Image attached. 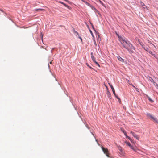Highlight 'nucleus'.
Returning a JSON list of instances; mask_svg holds the SVG:
<instances>
[{
  "label": "nucleus",
  "mask_w": 158,
  "mask_h": 158,
  "mask_svg": "<svg viewBox=\"0 0 158 158\" xmlns=\"http://www.w3.org/2000/svg\"><path fill=\"white\" fill-rule=\"evenodd\" d=\"M126 44L128 45L127 47H128L129 49H133V50H135V47L133 46V44L130 42V41L128 40V41H125Z\"/></svg>",
  "instance_id": "1"
},
{
  "label": "nucleus",
  "mask_w": 158,
  "mask_h": 158,
  "mask_svg": "<svg viewBox=\"0 0 158 158\" xmlns=\"http://www.w3.org/2000/svg\"><path fill=\"white\" fill-rule=\"evenodd\" d=\"M121 43L123 47L126 49L131 54L134 53V52L133 50V49H129L128 47H127L124 44H123L122 42H121Z\"/></svg>",
  "instance_id": "2"
},
{
  "label": "nucleus",
  "mask_w": 158,
  "mask_h": 158,
  "mask_svg": "<svg viewBox=\"0 0 158 158\" xmlns=\"http://www.w3.org/2000/svg\"><path fill=\"white\" fill-rule=\"evenodd\" d=\"M104 153V154H105L106 155V156L108 157H109L110 158H113L111 157H110L109 155L107 154V153L108 152V149L107 148H104L103 146L101 147Z\"/></svg>",
  "instance_id": "3"
},
{
  "label": "nucleus",
  "mask_w": 158,
  "mask_h": 158,
  "mask_svg": "<svg viewBox=\"0 0 158 158\" xmlns=\"http://www.w3.org/2000/svg\"><path fill=\"white\" fill-rule=\"evenodd\" d=\"M138 41L139 43L141 46L144 49L147 51H148L149 49L147 47H145L143 43L142 42H140L139 40Z\"/></svg>",
  "instance_id": "4"
},
{
  "label": "nucleus",
  "mask_w": 158,
  "mask_h": 158,
  "mask_svg": "<svg viewBox=\"0 0 158 158\" xmlns=\"http://www.w3.org/2000/svg\"><path fill=\"white\" fill-rule=\"evenodd\" d=\"M71 31H72V32L74 35H76V36H77V35L78 36H79V34H78V33L77 31H76L72 27V29H71Z\"/></svg>",
  "instance_id": "5"
},
{
  "label": "nucleus",
  "mask_w": 158,
  "mask_h": 158,
  "mask_svg": "<svg viewBox=\"0 0 158 158\" xmlns=\"http://www.w3.org/2000/svg\"><path fill=\"white\" fill-rule=\"evenodd\" d=\"M131 134L135 138L139 140V136L136 135L135 133L132 131L131 132Z\"/></svg>",
  "instance_id": "6"
},
{
  "label": "nucleus",
  "mask_w": 158,
  "mask_h": 158,
  "mask_svg": "<svg viewBox=\"0 0 158 158\" xmlns=\"http://www.w3.org/2000/svg\"><path fill=\"white\" fill-rule=\"evenodd\" d=\"M108 84L110 87L114 95H115V91L113 85H112V84H111L109 83H108Z\"/></svg>",
  "instance_id": "7"
},
{
  "label": "nucleus",
  "mask_w": 158,
  "mask_h": 158,
  "mask_svg": "<svg viewBox=\"0 0 158 158\" xmlns=\"http://www.w3.org/2000/svg\"><path fill=\"white\" fill-rule=\"evenodd\" d=\"M107 95L108 96V97L110 99H111L112 97L111 94L110 93V92L109 91V90L107 91Z\"/></svg>",
  "instance_id": "8"
},
{
  "label": "nucleus",
  "mask_w": 158,
  "mask_h": 158,
  "mask_svg": "<svg viewBox=\"0 0 158 158\" xmlns=\"http://www.w3.org/2000/svg\"><path fill=\"white\" fill-rule=\"evenodd\" d=\"M118 59L120 61L123 62H124V60L122 58L120 57L119 56H118L117 57Z\"/></svg>",
  "instance_id": "9"
},
{
  "label": "nucleus",
  "mask_w": 158,
  "mask_h": 158,
  "mask_svg": "<svg viewBox=\"0 0 158 158\" xmlns=\"http://www.w3.org/2000/svg\"><path fill=\"white\" fill-rule=\"evenodd\" d=\"M146 96L150 102L151 103H153L154 102L153 100L148 95H146Z\"/></svg>",
  "instance_id": "10"
},
{
  "label": "nucleus",
  "mask_w": 158,
  "mask_h": 158,
  "mask_svg": "<svg viewBox=\"0 0 158 158\" xmlns=\"http://www.w3.org/2000/svg\"><path fill=\"white\" fill-rule=\"evenodd\" d=\"M90 7L95 12H96V11H98L93 6H90Z\"/></svg>",
  "instance_id": "11"
},
{
  "label": "nucleus",
  "mask_w": 158,
  "mask_h": 158,
  "mask_svg": "<svg viewBox=\"0 0 158 158\" xmlns=\"http://www.w3.org/2000/svg\"><path fill=\"white\" fill-rule=\"evenodd\" d=\"M125 143L128 146L131 148H132V146L131 144H130V143L129 142H128L127 141H126L125 142Z\"/></svg>",
  "instance_id": "12"
},
{
  "label": "nucleus",
  "mask_w": 158,
  "mask_h": 158,
  "mask_svg": "<svg viewBox=\"0 0 158 158\" xmlns=\"http://www.w3.org/2000/svg\"><path fill=\"white\" fill-rule=\"evenodd\" d=\"M146 115L148 117H150L152 119L154 117L152 115H151L149 113H147Z\"/></svg>",
  "instance_id": "13"
},
{
  "label": "nucleus",
  "mask_w": 158,
  "mask_h": 158,
  "mask_svg": "<svg viewBox=\"0 0 158 158\" xmlns=\"http://www.w3.org/2000/svg\"><path fill=\"white\" fill-rule=\"evenodd\" d=\"M146 115L148 117H150L152 119L154 117L152 115H151L149 113H147Z\"/></svg>",
  "instance_id": "14"
},
{
  "label": "nucleus",
  "mask_w": 158,
  "mask_h": 158,
  "mask_svg": "<svg viewBox=\"0 0 158 158\" xmlns=\"http://www.w3.org/2000/svg\"><path fill=\"white\" fill-rule=\"evenodd\" d=\"M146 115L148 117H150L152 119L154 117L152 115H151L149 113H147Z\"/></svg>",
  "instance_id": "15"
},
{
  "label": "nucleus",
  "mask_w": 158,
  "mask_h": 158,
  "mask_svg": "<svg viewBox=\"0 0 158 158\" xmlns=\"http://www.w3.org/2000/svg\"><path fill=\"white\" fill-rule=\"evenodd\" d=\"M146 115L148 117H150L152 119L154 117L152 115H151L149 113H147Z\"/></svg>",
  "instance_id": "16"
},
{
  "label": "nucleus",
  "mask_w": 158,
  "mask_h": 158,
  "mask_svg": "<svg viewBox=\"0 0 158 158\" xmlns=\"http://www.w3.org/2000/svg\"><path fill=\"white\" fill-rule=\"evenodd\" d=\"M150 80L151 82L153 83L154 85L156 84V83L155 82V81H154L152 78L150 77Z\"/></svg>",
  "instance_id": "17"
},
{
  "label": "nucleus",
  "mask_w": 158,
  "mask_h": 158,
  "mask_svg": "<svg viewBox=\"0 0 158 158\" xmlns=\"http://www.w3.org/2000/svg\"><path fill=\"white\" fill-rule=\"evenodd\" d=\"M35 10L36 12H38L39 11H44V9L41 8L36 9Z\"/></svg>",
  "instance_id": "18"
},
{
  "label": "nucleus",
  "mask_w": 158,
  "mask_h": 158,
  "mask_svg": "<svg viewBox=\"0 0 158 158\" xmlns=\"http://www.w3.org/2000/svg\"><path fill=\"white\" fill-rule=\"evenodd\" d=\"M99 67H100V65L99 64H98V63L96 61V59H94V60H92Z\"/></svg>",
  "instance_id": "19"
},
{
  "label": "nucleus",
  "mask_w": 158,
  "mask_h": 158,
  "mask_svg": "<svg viewBox=\"0 0 158 158\" xmlns=\"http://www.w3.org/2000/svg\"><path fill=\"white\" fill-rule=\"evenodd\" d=\"M152 119L154 121H155L156 123H158V120L156 118H154V117H153Z\"/></svg>",
  "instance_id": "20"
},
{
  "label": "nucleus",
  "mask_w": 158,
  "mask_h": 158,
  "mask_svg": "<svg viewBox=\"0 0 158 158\" xmlns=\"http://www.w3.org/2000/svg\"><path fill=\"white\" fill-rule=\"evenodd\" d=\"M121 131L124 134L125 136L127 135L126 132L123 129H121Z\"/></svg>",
  "instance_id": "21"
},
{
  "label": "nucleus",
  "mask_w": 158,
  "mask_h": 158,
  "mask_svg": "<svg viewBox=\"0 0 158 158\" xmlns=\"http://www.w3.org/2000/svg\"><path fill=\"white\" fill-rule=\"evenodd\" d=\"M126 137L131 142H132V141H133V140L130 137L127 136V135H126Z\"/></svg>",
  "instance_id": "22"
},
{
  "label": "nucleus",
  "mask_w": 158,
  "mask_h": 158,
  "mask_svg": "<svg viewBox=\"0 0 158 158\" xmlns=\"http://www.w3.org/2000/svg\"><path fill=\"white\" fill-rule=\"evenodd\" d=\"M87 5L89 6L90 7V6H92V5H91L89 3L87 2H86L85 1V2H84Z\"/></svg>",
  "instance_id": "23"
},
{
  "label": "nucleus",
  "mask_w": 158,
  "mask_h": 158,
  "mask_svg": "<svg viewBox=\"0 0 158 158\" xmlns=\"http://www.w3.org/2000/svg\"><path fill=\"white\" fill-rule=\"evenodd\" d=\"M121 40H122V41H123V43L124 44H123V43L124 42H125V41H128V40H125V38H122V39Z\"/></svg>",
  "instance_id": "24"
},
{
  "label": "nucleus",
  "mask_w": 158,
  "mask_h": 158,
  "mask_svg": "<svg viewBox=\"0 0 158 158\" xmlns=\"http://www.w3.org/2000/svg\"><path fill=\"white\" fill-rule=\"evenodd\" d=\"M86 64L87 66L90 69H93L89 65L88 63H86Z\"/></svg>",
  "instance_id": "25"
},
{
  "label": "nucleus",
  "mask_w": 158,
  "mask_h": 158,
  "mask_svg": "<svg viewBox=\"0 0 158 158\" xmlns=\"http://www.w3.org/2000/svg\"><path fill=\"white\" fill-rule=\"evenodd\" d=\"M119 150L121 152H122V148L121 147H120L119 148H118Z\"/></svg>",
  "instance_id": "26"
},
{
  "label": "nucleus",
  "mask_w": 158,
  "mask_h": 158,
  "mask_svg": "<svg viewBox=\"0 0 158 158\" xmlns=\"http://www.w3.org/2000/svg\"><path fill=\"white\" fill-rule=\"evenodd\" d=\"M117 99L119 100V103H120L121 102V99L119 97H117Z\"/></svg>",
  "instance_id": "27"
},
{
  "label": "nucleus",
  "mask_w": 158,
  "mask_h": 158,
  "mask_svg": "<svg viewBox=\"0 0 158 158\" xmlns=\"http://www.w3.org/2000/svg\"><path fill=\"white\" fill-rule=\"evenodd\" d=\"M91 58L92 60L95 59V58L94 57V56H91Z\"/></svg>",
  "instance_id": "28"
},
{
  "label": "nucleus",
  "mask_w": 158,
  "mask_h": 158,
  "mask_svg": "<svg viewBox=\"0 0 158 158\" xmlns=\"http://www.w3.org/2000/svg\"><path fill=\"white\" fill-rule=\"evenodd\" d=\"M118 37L119 38V39L121 40L122 39V37H121V35H119Z\"/></svg>",
  "instance_id": "29"
},
{
  "label": "nucleus",
  "mask_w": 158,
  "mask_h": 158,
  "mask_svg": "<svg viewBox=\"0 0 158 158\" xmlns=\"http://www.w3.org/2000/svg\"><path fill=\"white\" fill-rule=\"evenodd\" d=\"M89 31L91 35H92L93 36V34L92 31L90 30H89Z\"/></svg>",
  "instance_id": "30"
},
{
  "label": "nucleus",
  "mask_w": 158,
  "mask_h": 158,
  "mask_svg": "<svg viewBox=\"0 0 158 158\" xmlns=\"http://www.w3.org/2000/svg\"><path fill=\"white\" fill-rule=\"evenodd\" d=\"M154 85L156 86V88L158 89V85L156 84Z\"/></svg>",
  "instance_id": "31"
},
{
  "label": "nucleus",
  "mask_w": 158,
  "mask_h": 158,
  "mask_svg": "<svg viewBox=\"0 0 158 158\" xmlns=\"http://www.w3.org/2000/svg\"><path fill=\"white\" fill-rule=\"evenodd\" d=\"M116 32V34L117 35L118 37L119 36V35L118 33H117L116 32Z\"/></svg>",
  "instance_id": "32"
},
{
  "label": "nucleus",
  "mask_w": 158,
  "mask_h": 158,
  "mask_svg": "<svg viewBox=\"0 0 158 158\" xmlns=\"http://www.w3.org/2000/svg\"><path fill=\"white\" fill-rule=\"evenodd\" d=\"M95 140L97 142V143L99 145V146H100V144L98 143V140L97 139H95Z\"/></svg>",
  "instance_id": "33"
},
{
  "label": "nucleus",
  "mask_w": 158,
  "mask_h": 158,
  "mask_svg": "<svg viewBox=\"0 0 158 158\" xmlns=\"http://www.w3.org/2000/svg\"><path fill=\"white\" fill-rule=\"evenodd\" d=\"M78 38L81 40V41H82V38L80 36H79V35L78 36Z\"/></svg>",
  "instance_id": "34"
},
{
  "label": "nucleus",
  "mask_w": 158,
  "mask_h": 158,
  "mask_svg": "<svg viewBox=\"0 0 158 158\" xmlns=\"http://www.w3.org/2000/svg\"><path fill=\"white\" fill-rule=\"evenodd\" d=\"M96 12L99 15H101V14H100V13L98 10V11H96Z\"/></svg>",
  "instance_id": "35"
},
{
  "label": "nucleus",
  "mask_w": 158,
  "mask_h": 158,
  "mask_svg": "<svg viewBox=\"0 0 158 158\" xmlns=\"http://www.w3.org/2000/svg\"><path fill=\"white\" fill-rule=\"evenodd\" d=\"M60 3H61V4H63V5H65H65H65V4H64V3L63 2H60Z\"/></svg>",
  "instance_id": "36"
},
{
  "label": "nucleus",
  "mask_w": 158,
  "mask_h": 158,
  "mask_svg": "<svg viewBox=\"0 0 158 158\" xmlns=\"http://www.w3.org/2000/svg\"><path fill=\"white\" fill-rule=\"evenodd\" d=\"M93 29L94 30V31H96L95 30V29L94 28V26H93L92 27Z\"/></svg>",
  "instance_id": "37"
},
{
  "label": "nucleus",
  "mask_w": 158,
  "mask_h": 158,
  "mask_svg": "<svg viewBox=\"0 0 158 158\" xmlns=\"http://www.w3.org/2000/svg\"><path fill=\"white\" fill-rule=\"evenodd\" d=\"M93 29L94 30V31H96L95 30V29L94 28V26H93L92 27Z\"/></svg>",
  "instance_id": "38"
},
{
  "label": "nucleus",
  "mask_w": 158,
  "mask_h": 158,
  "mask_svg": "<svg viewBox=\"0 0 158 158\" xmlns=\"http://www.w3.org/2000/svg\"><path fill=\"white\" fill-rule=\"evenodd\" d=\"M114 95L115 96V97H116L117 98H117H118V96L116 95V94H115V95Z\"/></svg>",
  "instance_id": "39"
},
{
  "label": "nucleus",
  "mask_w": 158,
  "mask_h": 158,
  "mask_svg": "<svg viewBox=\"0 0 158 158\" xmlns=\"http://www.w3.org/2000/svg\"><path fill=\"white\" fill-rule=\"evenodd\" d=\"M149 53H151V54H152V56H154V54H152V52H149Z\"/></svg>",
  "instance_id": "40"
},
{
  "label": "nucleus",
  "mask_w": 158,
  "mask_h": 158,
  "mask_svg": "<svg viewBox=\"0 0 158 158\" xmlns=\"http://www.w3.org/2000/svg\"><path fill=\"white\" fill-rule=\"evenodd\" d=\"M149 53H151V54H152V56H154V54H152V52H149Z\"/></svg>",
  "instance_id": "41"
},
{
  "label": "nucleus",
  "mask_w": 158,
  "mask_h": 158,
  "mask_svg": "<svg viewBox=\"0 0 158 158\" xmlns=\"http://www.w3.org/2000/svg\"><path fill=\"white\" fill-rule=\"evenodd\" d=\"M90 55H91V56H93V53L92 52L91 53Z\"/></svg>",
  "instance_id": "42"
},
{
  "label": "nucleus",
  "mask_w": 158,
  "mask_h": 158,
  "mask_svg": "<svg viewBox=\"0 0 158 158\" xmlns=\"http://www.w3.org/2000/svg\"><path fill=\"white\" fill-rule=\"evenodd\" d=\"M86 127L88 128V129H89V128L87 126V125H86Z\"/></svg>",
  "instance_id": "43"
},
{
  "label": "nucleus",
  "mask_w": 158,
  "mask_h": 158,
  "mask_svg": "<svg viewBox=\"0 0 158 158\" xmlns=\"http://www.w3.org/2000/svg\"><path fill=\"white\" fill-rule=\"evenodd\" d=\"M83 2H85V0H81Z\"/></svg>",
  "instance_id": "44"
},
{
  "label": "nucleus",
  "mask_w": 158,
  "mask_h": 158,
  "mask_svg": "<svg viewBox=\"0 0 158 158\" xmlns=\"http://www.w3.org/2000/svg\"><path fill=\"white\" fill-rule=\"evenodd\" d=\"M90 24L91 25V24H93V23H91L90 22Z\"/></svg>",
  "instance_id": "45"
},
{
  "label": "nucleus",
  "mask_w": 158,
  "mask_h": 158,
  "mask_svg": "<svg viewBox=\"0 0 158 158\" xmlns=\"http://www.w3.org/2000/svg\"><path fill=\"white\" fill-rule=\"evenodd\" d=\"M91 25V26H92V27L93 26H93V24H92Z\"/></svg>",
  "instance_id": "46"
},
{
  "label": "nucleus",
  "mask_w": 158,
  "mask_h": 158,
  "mask_svg": "<svg viewBox=\"0 0 158 158\" xmlns=\"http://www.w3.org/2000/svg\"><path fill=\"white\" fill-rule=\"evenodd\" d=\"M0 10L1 11H2V12H3V11L2 10H1L0 9Z\"/></svg>",
  "instance_id": "47"
},
{
  "label": "nucleus",
  "mask_w": 158,
  "mask_h": 158,
  "mask_svg": "<svg viewBox=\"0 0 158 158\" xmlns=\"http://www.w3.org/2000/svg\"><path fill=\"white\" fill-rule=\"evenodd\" d=\"M91 133H92V134L93 135H94V134H93L92 132H91Z\"/></svg>",
  "instance_id": "48"
},
{
  "label": "nucleus",
  "mask_w": 158,
  "mask_h": 158,
  "mask_svg": "<svg viewBox=\"0 0 158 158\" xmlns=\"http://www.w3.org/2000/svg\"><path fill=\"white\" fill-rule=\"evenodd\" d=\"M74 108H75V109H75V106H74Z\"/></svg>",
  "instance_id": "49"
},
{
  "label": "nucleus",
  "mask_w": 158,
  "mask_h": 158,
  "mask_svg": "<svg viewBox=\"0 0 158 158\" xmlns=\"http://www.w3.org/2000/svg\"><path fill=\"white\" fill-rule=\"evenodd\" d=\"M73 106H74L73 104L72 103Z\"/></svg>",
  "instance_id": "50"
}]
</instances>
